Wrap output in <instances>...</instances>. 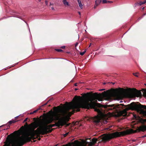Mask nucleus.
Wrapping results in <instances>:
<instances>
[{"mask_svg": "<svg viewBox=\"0 0 146 146\" xmlns=\"http://www.w3.org/2000/svg\"><path fill=\"white\" fill-rule=\"evenodd\" d=\"M137 104L135 102H132L130 104L127 105L123 104L104 105V108L107 111H113L117 117L121 116H126L127 111L129 110L136 111L137 112L144 115H146V106L142 105L137 102Z\"/></svg>", "mask_w": 146, "mask_h": 146, "instance_id": "obj_1", "label": "nucleus"}, {"mask_svg": "<svg viewBox=\"0 0 146 146\" xmlns=\"http://www.w3.org/2000/svg\"><path fill=\"white\" fill-rule=\"evenodd\" d=\"M70 119V118L69 117L64 116L59 118L58 120V121L54 124L49 125L44 124L42 126L38 125L32 130L29 131L26 134L30 138L29 139L30 141L32 139L34 140L37 137H39L40 135H44L51 133L53 129L50 128L52 127L56 126L59 127L64 125H66V126H68L70 123H67V122L69 121Z\"/></svg>", "mask_w": 146, "mask_h": 146, "instance_id": "obj_2", "label": "nucleus"}, {"mask_svg": "<svg viewBox=\"0 0 146 146\" xmlns=\"http://www.w3.org/2000/svg\"><path fill=\"white\" fill-rule=\"evenodd\" d=\"M146 130V125H143L140 126L138 129L134 130L132 129L127 130L126 131L121 132L116 131L112 133L104 134L102 138L104 142L109 141L111 139L119 137L121 136H124L131 133L139 132L140 131L144 132Z\"/></svg>", "mask_w": 146, "mask_h": 146, "instance_id": "obj_3", "label": "nucleus"}, {"mask_svg": "<svg viewBox=\"0 0 146 146\" xmlns=\"http://www.w3.org/2000/svg\"><path fill=\"white\" fill-rule=\"evenodd\" d=\"M30 138L26 133L25 136L20 137L18 139L12 140L3 146H22L25 143L31 141Z\"/></svg>", "mask_w": 146, "mask_h": 146, "instance_id": "obj_4", "label": "nucleus"}, {"mask_svg": "<svg viewBox=\"0 0 146 146\" xmlns=\"http://www.w3.org/2000/svg\"><path fill=\"white\" fill-rule=\"evenodd\" d=\"M59 108V106L57 107H54V109L56 112H53L52 110L49 111V113H51L53 114V115L50 117L49 119L46 120L45 122L46 124H48L51 123L53 121H56L58 120L60 117L59 114L58 113V111L59 110V109L58 108Z\"/></svg>", "mask_w": 146, "mask_h": 146, "instance_id": "obj_5", "label": "nucleus"}, {"mask_svg": "<svg viewBox=\"0 0 146 146\" xmlns=\"http://www.w3.org/2000/svg\"><path fill=\"white\" fill-rule=\"evenodd\" d=\"M126 95L129 98H134L135 97H137L142 96L140 91H138L135 88H128L126 90Z\"/></svg>", "mask_w": 146, "mask_h": 146, "instance_id": "obj_6", "label": "nucleus"}, {"mask_svg": "<svg viewBox=\"0 0 146 146\" xmlns=\"http://www.w3.org/2000/svg\"><path fill=\"white\" fill-rule=\"evenodd\" d=\"M98 141V139L95 138H93L92 139V141L90 142L86 141L84 144L80 145H77L75 146H92L95 145Z\"/></svg>", "mask_w": 146, "mask_h": 146, "instance_id": "obj_7", "label": "nucleus"}, {"mask_svg": "<svg viewBox=\"0 0 146 146\" xmlns=\"http://www.w3.org/2000/svg\"><path fill=\"white\" fill-rule=\"evenodd\" d=\"M102 120L101 117L99 116H96L92 118L93 122L96 124H99Z\"/></svg>", "mask_w": 146, "mask_h": 146, "instance_id": "obj_8", "label": "nucleus"}, {"mask_svg": "<svg viewBox=\"0 0 146 146\" xmlns=\"http://www.w3.org/2000/svg\"><path fill=\"white\" fill-rule=\"evenodd\" d=\"M102 0H96L95 1V5L94 8H96V7L99 5L101 2Z\"/></svg>", "mask_w": 146, "mask_h": 146, "instance_id": "obj_9", "label": "nucleus"}, {"mask_svg": "<svg viewBox=\"0 0 146 146\" xmlns=\"http://www.w3.org/2000/svg\"><path fill=\"white\" fill-rule=\"evenodd\" d=\"M62 2L64 5L66 6H68L69 5L67 1L66 0H63Z\"/></svg>", "mask_w": 146, "mask_h": 146, "instance_id": "obj_10", "label": "nucleus"}, {"mask_svg": "<svg viewBox=\"0 0 146 146\" xmlns=\"http://www.w3.org/2000/svg\"><path fill=\"white\" fill-rule=\"evenodd\" d=\"M78 3L79 6L82 9L83 8V5L81 3V1L80 0H78Z\"/></svg>", "mask_w": 146, "mask_h": 146, "instance_id": "obj_11", "label": "nucleus"}, {"mask_svg": "<svg viewBox=\"0 0 146 146\" xmlns=\"http://www.w3.org/2000/svg\"><path fill=\"white\" fill-rule=\"evenodd\" d=\"M53 5L54 4L53 3L52 4L51 3H50L49 6L50 8H51V9L52 10H55V9H54V8L53 7Z\"/></svg>", "mask_w": 146, "mask_h": 146, "instance_id": "obj_12", "label": "nucleus"}, {"mask_svg": "<svg viewBox=\"0 0 146 146\" xmlns=\"http://www.w3.org/2000/svg\"><path fill=\"white\" fill-rule=\"evenodd\" d=\"M136 5H138L139 6L141 5L144 4L143 2L140 1L139 3H137L135 4Z\"/></svg>", "mask_w": 146, "mask_h": 146, "instance_id": "obj_13", "label": "nucleus"}, {"mask_svg": "<svg viewBox=\"0 0 146 146\" xmlns=\"http://www.w3.org/2000/svg\"><path fill=\"white\" fill-rule=\"evenodd\" d=\"M141 121L142 124H144L145 122H146V119H141Z\"/></svg>", "mask_w": 146, "mask_h": 146, "instance_id": "obj_14", "label": "nucleus"}, {"mask_svg": "<svg viewBox=\"0 0 146 146\" xmlns=\"http://www.w3.org/2000/svg\"><path fill=\"white\" fill-rule=\"evenodd\" d=\"M143 95L144 96L146 97V90L143 89Z\"/></svg>", "mask_w": 146, "mask_h": 146, "instance_id": "obj_15", "label": "nucleus"}, {"mask_svg": "<svg viewBox=\"0 0 146 146\" xmlns=\"http://www.w3.org/2000/svg\"><path fill=\"white\" fill-rule=\"evenodd\" d=\"M15 122L16 121H15L13 120H11V121H9L8 123H9V124H12V123H15Z\"/></svg>", "mask_w": 146, "mask_h": 146, "instance_id": "obj_16", "label": "nucleus"}, {"mask_svg": "<svg viewBox=\"0 0 146 146\" xmlns=\"http://www.w3.org/2000/svg\"><path fill=\"white\" fill-rule=\"evenodd\" d=\"M86 50H85L83 52H80V55H81L82 56L84 55V54H85V53L86 52Z\"/></svg>", "mask_w": 146, "mask_h": 146, "instance_id": "obj_17", "label": "nucleus"}, {"mask_svg": "<svg viewBox=\"0 0 146 146\" xmlns=\"http://www.w3.org/2000/svg\"><path fill=\"white\" fill-rule=\"evenodd\" d=\"M102 3L103 4L107 3V1L106 0H102Z\"/></svg>", "mask_w": 146, "mask_h": 146, "instance_id": "obj_18", "label": "nucleus"}, {"mask_svg": "<svg viewBox=\"0 0 146 146\" xmlns=\"http://www.w3.org/2000/svg\"><path fill=\"white\" fill-rule=\"evenodd\" d=\"M40 110V109H37L35 111H34L33 112V113H36L39 110Z\"/></svg>", "mask_w": 146, "mask_h": 146, "instance_id": "obj_19", "label": "nucleus"}, {"mask_svg": "<svg viewBox=\"0 0 146 146\" xmlns=\"http://www.w3.org/2000/svg\"><path fill=\"white\" fill-rule=\"evenodd\" d=\"M56 50L58 52H61L62 51V50L61 49H56Z\"/></svg>", "mask_w": 146, "mask_h": 146, "instance_id": "obj_20", "label": "nucleus"}, {"mask_svg": "<svg viewBox=\"0 0 146 146\" xmlns=\"http://www.w3.org/2000/svg\"><path fill=\"white\" fill-rule=\"evenodd\" d=\"M108 122V121L107 120L105 119L103 121V123L104 124H106Z\"/></svg>", "mask_w": 146, "mask_h": 146, "instance_id": "obj_21", "label": "nucleus"}, {"mask_svg": "<svg viewBox=\"0 0 146 146\" xmlns=\"http://www.w3.org/2000/svg\"><path fill=\"white\" fill-rule=\"evenodd\" d=\"M138 74V73L137 72H136V73H133V74L135 76L137 77H138V76L137 75V74Z\"/></svg>", "mask_w": 146, "mask_h": 146, "instance_id": "obj_22", "label": "nucleus"}, {"mask_svg": "<svg viewBox=\"0 0 146 146\" xmlns=\"http://www.w3.org/2000/svg\"><path fill=\"white\" fill-rule=\"evenodd\" d=\"M13 133H11L10 134L8 135V137H11V136H12L13 135Z\"/></svg>", "mask_w": 146, "mask_h": 146, "instance_id": "obj_23", "label": "nucleus"}, {"mask_svg": "<svg viewBox=\"0 0 146 146\" xmlns=\"http://www.w3.org/2000/svg\"><path fill=\"white\" fill-rule=\"evenodd\" d=\"M20 129L22 130H23L24 129V127L22 126L21 127Z\"/></svg>", "mask_w": 146, "mask_h": 146, "instance_id": "obj_24", "label": "nucleus"}, {"mask_svg": "<svg viewBox=\"0 0 146 146\" xmlns=\"http://www.w3.org/2000/svg\"><path fill=\"white\" fill-rule=\"evenodd\" d=\"M69 132L67 133L66 134H64V137H66L68 134Z\"/></svg>", "mask_w": 146, "mask_h": 146, "instance_id": "obj_25", "label": "nucleus"}, {"mask_svg": "<svg viewBox=\"0 0 146 146\" xmlns=\"http://www.w3.org/2000/svg\"><path fill=\"white\" fill-rule=\"evenodd\" d=\"M28 119V118H26L24 120V121H23V123H25V122L27 120V119Z\"/></svg>", "mask_w": 146, "mask_h": 146, "instance_id": "obj_26", "label": "nucleus"}, {"mask_svg": "<svg viewBox=\"0 0 146 146\" xmlns=\"http://www.w3.org/2000/svg\"><path fill=\"white\" fill-rule=\"evenodd\" d=\"M28 126V124L27 122H26L25 123V125L24 127H26Z\"/></svg>", "mask_w": 146, "mask_h": 146, "instance_id": "obj_27", "label": "nucleus"}, {"mask_svg": "<svg viewBox=\"0 0 146 146\" xmlns=\"http://www.w3.org/2000/svg\"><path fill=\"white\" fill-rule=\"evenodd\" d=\"M45 3L46 5H48V1L46 0L45 1Z\"/></svg>", "mask_w": 146, "mask_h": 146, "instance_id": "obj_28", "label": "nucleus"}, {"mask_svg": "<svg viewBox=\"0 0 146 146\" xmlns=\"http://www.w3.org/2000/svg\"><path fill=\"white\" fill-rule=\"evenodd\" d=\"M112 3V2L110 1H107V3Z\"/></svg>", "mask_w": 146, "mask_h": 146, "instance_id": "obj_29", "label": "nucleus"}, {"mask_svg": "<svg viewBox=\"0 0 146 146\" xmlns=\"http://www.w3.org/2000/svg\"><path fill=\"white\" fill-rule=\"evenodd\" d=\"M78 42H76V44H75V47H76L78 45Z\"/></svg>", "mask_w": 146, "mask_h": 146, "instance_id": "obj_30", "label": "nucleus"}, {"mask_svg": "<svg viewBox=\"0 0 146 146\" xmlns=\"http://www.w3.org/2000/svg\"><path fill=\"white\" fill-rule=\"evenodd\" d=\"M65 47V46H63L61 47V48H64Z\"/></svg>", "mask_w": 146, "mask_h": 146, "instance_id": "obj_31", "label": "nucleus"}, {"mask_svg": "<svg viewBox=\"0 0 146 146\" xmlns=\"http://www.w3.org/2000/svg\"><path fill=\"white\" fill-rule=\"evenodd\" d=\"M143 3L144 4H145L146 3V0L144 1L143 2Z\"/></svg>", "mask_w": 146, "mask_h": 146, "instance_id": "obj_32", "label": "nucleus"}, {"mask_svg": "<svg viewBox=\"0 0 146 146\" xmlns=\"http://www.w3.org/2000/svg\"><path fill=\"white\" fill-rule=\"evenodd\" d=\"M141 17H139L138 19V21H139V20L141 19Z\"/></svg>", "mask_w": 146, "mask_h": 146, "instance_id": "obj_33", "label": "nucleus"}, {"mask_svg": "<svg viewBox=\"0 0 146 146\" xmlns=\"http://www.w3.org/2000/svg\"><path fill=\"white\" fill-rule=\"evenodd\" d=\"M77 83H76L74 84V85L75 86H77Z\"/></svg>", "mask_w": 146, "mask_h": 146, "instance_id": "obj_34", "label": "nucleus"}, {"mask_svg": "<svg viewBox=\"0 0 146 146\" xmlns=\"http://www.w3.org/2000/svg\"><path fill=\"white\" fill-rule=\"evenodd\" d=\"M10 127L9 126H8L7 127V128L6 129H8L9 127Z\"/></svg>", "mask_w": 146, "mask_h": 146, "instance_id": "obj_35", "label": "nucleus"}, {"mask_svg": "<svg viewBox=\"0 0 146 146\" xmlns=\"http://www.w3.org/2000/svg\"><path fill=\"white\" fill-rule=\"evenodd\" d=\"M78 14H79L80 15V14H81V13H80V12H78Z\"/></svg>", "mask_w": 146, "mask_h": 146, "instance_id": "obj_36", "label": "nucleus"}, {"mask_svg": "<svg viewBox=\"0 0 146 146\" xmlns=\"http://www.w3.org/2000/svg\"><path fill=\"white\" fill-rule=\"evenodd\" d=\"M134 117L135 118H136V115H134Z\"/></svg>", "mask_w": 146, "mask_h": 146, "instance_id": "obj_37", "label": "nucleus"}, {"mask_svg": "<svg viewBox=\"0 0 146 146\" xmlns=\"http://www.w3.org/2000/svg\"><path fill=\"white\" fill-rule=\"evenodd\" d=\"M34 113H33V112H31L30 113V114H33Z\"/></svg>", "mask_w": 146, "mask_h": 146, "instance_id": "obj_38", "label": "nucleus"}, {"mask_svg": "<svg viewBox=\"0 0 146 146\" xmlns=\"http://www.w3.org/2000/svg\"><path fill=\"white\" fill-rule=\"evenodd\" d=\"M78 90V89H77V88H75V91H76V90Z\"/></svg>", "mask_w": 146, "mask_h": 146, "instance_id": "obj_39", "label": "nucleus"}, {"mask_svg": "<svg viewBox=\"0 0 146 146\" xmlns=\"http://www.w3.org/2000/svg\"><path fill=\"white\" fill-rule=\"evenodd\" d=\"M91 44H90V45L89 46V47H90V46H91Z\"/></svg>", "mask_w": 146, "mask_h": 146, "instance_id": "obj_40", "label": "nucleus"}, {"mask_svg": "<svg viewBox=\"0 0 146 146\" xmlns=\"http://www.w3.org/2000/svg\"><path fill=\"white\" fill-rule=\"evenodd\" d=\"M40 138H39L38 139V140H40Z\"/></svg>", "mask_w": 146, "mask_h": 146, "instance_id": "obj_41", "label": "nucleus"}, {"mask_svg": "<svg viewBox=\"0 0 146 146\" xmlns=\"http://www.w3.org/2000/svg\"><path fill=\"white\" fill-rule=\"evenodd\" d=\"M41 0H38V2H40L41 1Z\"/></svg>", "mask_w": 146, "mask_h": 146, "instance_id": "obj_42", "label": "nucleus"}, {"mask_svg": "<svg viewBox=\"0 0 146 146\" xmlns=\"http://www.w3.org/2000/svg\"><path fill=\"white\" fill-rule=\"evenodd\" d=\"M104 90V89H101V90H101L102 91V90Z\"/></svg>", "mask_w": 146, "mask_h": 146, "instance_id": "obj_43", "label": "nucleus"}, {"mask_svg": "<svg viewBox=\"0 0 146 146\" xmlns=\"http://www.w3.org/2000/svg\"><path fill=\"white\" fill-rule=\"evenodd\" d=\"M17 131H15L14 132V133H15Z\"/></svg>", "mask_w": 146, "mask_h": 146, "instance_id": "obj_44", "label": "nucleus"}, {"mask_svg": "<svg viewBox=\"0 0 146 146\" xmlns=\"http://www.w3.org/2000/svg\"><path fill=\"white\" fill-rule=\"evenodd\" d=\"M146 137V135H144L143 137Z\"/></svg>", "mask_w": 146, "mask_h": 146, "instance_id": "obj_45", "label": "nucleus"}, {"mask_svg": "<svg viewBox=\"0 0 146 146\" xmlns=\"http://www.w3.org/2000/svg\"><path fill=\"white\" fill-rule=\"evenodd\" d=\"M146 14H145H145H144V15H146Z\"/></svg>", "mask_w": 146, "mask_h": 146, "instance_id": "obj_46", "label": "nucleus"}, {"mask_svg": "<svg viewBox=\"0 0 146 146\" xmlns=\"http://www.w3.org/2000/svg\"><path fill=\"white\" fill-rule=\"evenodd\" d=\"M67 52L68 53H69V52Z\"/></svg>", "mask_w": 146, "mask_h": 146, "instance_id": "obj_47", "label": "nucleus"}, {"mask_svg": "<svg viewBox=\"0 0 146 146\" xmlns=\"http://www.w3.org/2000/svg\"><path fill=\"white\" fill-rule=\"evenodd\" d=\"M1 127V126H0V128Z\"/></svg>", "mask_w": 146, "mask_h": 146, "instance_id": "obj_48", "label": "nucleus"}]
</instances>
